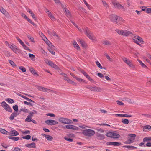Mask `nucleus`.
Returning a JSON list of instances; mask_svg holds the SVG:
<instances>
[{"label": "nucleus", "instance_id": "1", "mask_svg": "<svg viewBox=\"0 0 151 151\" xmlns=\"http://www.w3.org/2000/svg\"><path fill=\"white\" fill-rule=\"evenodd\" d=\"M83 32H84L87 37L93 42H96L97 40L93 34L90 31L87 27L82 28Z\"/></svg>", "mask_w": 151, "mask_h": 151}, {"label": "nucleus", "instance_id": "2", "mask_svg": "<svg viewBox=\"0 0 151 151\" xmlns=\"http://www.w3.org/2000/svg\"><path fill=\"white\" fill-rule=\"evenodd\" d=\"M115 31L119 35L124 37H128L132 34L131 31L126 29L121 30L116 29Z\"/></svg>", "mask_w": 151, "mask_h": 151}, {"label": "nucleus", "instance_id": "3", "mask_svg": "<svg viewBox=\"0 0 151 151\" xmlns=\"http://www.w3.org/2000/svg\"><path fill=\"white\" fill-rule=\"evenodd\" d=\"M38 35L40 36L41 38L44 41L46 44L49 47L48 48H54V46L47 39L46 37L41 32H38Z\"/></svg>", "mask_w": 151, "mask_h": 151}, {"label": "nucleus", "instance_id": "4", "mask_svg": "<svg viewBox=\"0 0 151 151\" xmlns=\"http://www.w3.org/2000/svg\"><path fill=\"white\" fill-rule=\"evenodd\" d=\"M55 3L56 4H60L62 6L63 9L66 14L67 17H70L71 16V15L70 13L69 12V11L67 9V7L65 4L63 5L59 1V0H54Z\"/></svg>", "mask_w": 151, "mask_h": 151}, {"label": "nucleus", "instance_id": "5", "mask_svg": "<svg viewBox=\"0 0 151 151\" xmlns=\"http://www.w3.org/2000/svg\"><path fill=\"white\" fill-rule=\"evenodd\" d=\"M95 133V131L91 129H86L82 130V134L88 137L93 136Z\"/></svg>", "mask_w": 151, "mask_h": 151}, {"label": "nucleus", "instance_id": "6", "mask_svg": "<svg viewBox=\"0 0 151 151\" xmlns=\"http://www.w3.org/2000/svg\"><path fill=\"white\" fill-rule=\"evenodd\" d=\"M58 120L61 123L64 124H70L73 123V122L71 120L65 117H60Z\"/></svg>", "mask_w": 151, "mask_h": 151}, {"label": "nucleus", "instance_id": "7", "mask_svg": "<svg viewBox=\"0 0 151 151\" xmlns=\"http://www.w3.org/2000/svg\"><path fill=\"white\" fill-rule=\"evenodd\" d=\"M122 59L123 61L127 64L132 69L135 68V66L132 63L131 61L128 59L127 58L125 57H123L122 58Z\"/></svg>", "mask_w": 151, "mask_h": 151}, {"label": "nucleus", "instance_id": "8", "mask_svg": "<svg viewBox=\"0 0 151 151\" xmlns=\"http://www.w3.org/2000/svg\"><path fill=\"white\" fill-rule=\"evenodd\" d=\"M1 106L7 111L12 112V110L10 106L4 101H3L1 104Z\"/></svg>", "mask_w": 151, "mask_h": 151}, {"label": "nucleus", "instance_id": "9", "mask_svg": "<svg viewBox=\"0 0 151 151\" xmlns=\"http://www.w3.org/2000/svg\"><path fill=\"white\" fill-rule=\"evenodd\" d=\"M132 38L135 43L136 42V41L142 44H143L144 43L142 38L137 35H134Z\"/></svg>", "mask_w": 151, "mask_h": 151}, {"label": "nucleus", "instance_id": "10", "mask_svg": "<svg viewBox=\"0 0 151 151\" xmlns=\"http://www.w3.org/2000/svg\"><path fill=\"white\" fill-rule=\"evenodd\" d=\"M87 88L91 91H94L101 92L102 90V89L100 87H97L96 86L92 87L88 86Z\"/></svg>", "mask_w": 151, "mask_h": 151}, {"label": "nucleus", "instance_id": "11", "mask_svg": "<svg viewBox=\"0 0 151 151\" xmlns=\"http://www.w3.org/2000/svg\"><path fill=\"white\" fill-rule=\"evenodd\" d=\"M46 12L47 14L50 19L52 21H55L56 20V19L54 16V14H53L50 11L47 9H46Z\"/></svg>", "mask_w": 151, "mask_h": 151}, {"label": "nucleus", "instance_id": "12", "mask_svg": "<svg viewBox=\"0 0 151 151\" xmlns=\"http://www.w3.org/2000/svg\"><path fill=\"white\" fill-rule=\"evenodd\" d=\"M45 122L47 125L51 126L58 124V122L57 121L52 119L47 120L45 121Z\"/></svg>", "mask_w": 151, "mask_h": 151}, {"label": "nucleus", "instance_id": "13", "mask_svg": "<svg viewBox=\"0 0 151 151\" xmlns=\"http://www.w3.org/2000/svg\"><path fill=\"white\" fill-rule=\"evenodd\" d=\"M45 62L47 64L51 66V67L54 68L56 69H58V67L55 64H54L52 61L47 60L45 61Z\"/></svg>", "mask_w": 151, "mask_h": 151}, {"label": "nucleus", "instance_id": "14", "mask_svg": "<svg viewBox=\"0 0 151 151\" xmlns=\"http://www.w3.org/2000/svg\"><path fill=\"white\" fill-rule=\"evenodd\" d=\"M65 127L66 129H69L78 130L79 129V128L76 126L71 124L67 125H66Z\"/></svg>", "mask_w": 151, "mask_h": 151}, {"label": "nucleus", "instance_id": "15", "mask_svg": "<svg viewBox=\"0 0 151 151\" xmlns=\"http://www.w3.org/2000/svg\"><path fill=\"white\" fill-rule=\"evenodd\" d=\"M118 16L114 15H110L109 18L110 20L114 22H116L118 18Z\"/></svg>", "mask_w": 151, "mask_h": 151}, {"label": "nucleus", "instance_id": "16", "mask_svg": "<svg viewBox=\"0 0 151 151\" xmlns=\"http://www.w3.org/2000/svg\"><path fill=\"white\" fill-rule=\"evenodd\" d=\"M124 20L122 18L118 17L117 21L116 22V23L118 25H121L123 23H124Z\"/></svg>", "mask_w": 151, "mask_h": 151}, {"label": "nucleus", "instance_id": "17", "mask_svg": "<svg viewBox=\"0 0 151 151\" xmlns=\"http://www.w3.org/2000/svg\"><path fill=\"white\" fill-rule=\"evenodd\" d=\"M38 90L47 92H50L52 91L50 89H48L44 87L40 86H38Z\"/></svg>", "mask_w": 151, "mask_h": 151}, {"label": "nucleus", "instance_id": "18", "mask_svg": "<svg viewBox=\"0 0 151 151\" xmlns=\"http://www.w3.org/2000/svg\"><path fill=\"white\" fill-rule=\"evenodd\" d=\"M107 144L111 146H118L121 145V143L117 142H109L107 143Z\"/></svg>", "mask_w": 151, "mask_h": 151}, {"label": "nucleus", "instance_id": "19", "mask_svg": "<svg viewBox=\"0 0 151 151\" xmlns=\"http://www.w3.org/2000/svg\"><path fill=\"white\" fill-rule=\"evenodd\" d=\"M113 4L114 6L116 8L120 9L123 10L124 9V7L118 3L114 2L113 3Z\"/></svg>", "mask_w": 151, "mask_h": 151}, {"label": "nucleus", "instance_id": "20", "mask_svg": "<svg viewBox=\"0 0 151 151\" xmlns=\"http://www.w3.org/2000/svg\"><path fill=\"white\" fill-rule=\"evenodd\" d=\"M115 116L120 117H131L132 116L130 115H128L127 114H115Z\"/></svg>", "mask_w": 151, "mask_h": 151}, {"label": "nucleus", "instance_id": "21", "mask_svg": "<svg viewBox=\"0 0 151 151\" xmlns=\"http://www.w3.org/2000/svg\"><path fill=\"white\" fill-rule=\"evenodd\" d=\"M18 114L16 112H14L12 113L9 117V119L11 121H12L14 119L15 117L17 116Z\"/></svg>", "mask_w": 151, "mask_h": 151}, {"label": "nucleus", "instance_id": "22", "mask_svg": "<svg viewBox=\"0 0 151 151\" xmlns=\"http://www.w3.org/2000/svg\"><path fill=\"white\" fill-rule=\"evenodd\" d=\"M73 45L74 47L78 50H80V47L76 41H74L73 43Z\"/></svg>", "mask_w": 151, "mask_h": 151}, {"label": "nucleus", "instance_id": "23", "mask_svg": "<svg viewBox=\"0 0 151 151\" xmlns=\"http://www.w3.org/2000/svg\"><path fill=\"white\" fill-rule=\"evenodd\" d=\"M78 41L80 43L82 47H86V43L82 39H79L78 40Z\"/></svg>", "mask_w": 151, "mask_h": 151}, {"label": "nucleus", "instance_id": "24", "mask_svg": "<svg viewBox=\"0 0 151 151\" xmlns=\"http://www.w3.org/2000/svg\"><path fill=\"white\" fill-rule=\"evenodd\" d=\"M0 132L2 133L8 135L10 134V132L6 131L5 129L2 128H0Z\"/></svg>", "mask_w": 151, "mask_h": 151}, {"label": "nucleus", "instance_id": "25", "mask_svg": "<svg viewBox=\"0 0 151 151\" xmlns=\"http://www.w3.org/2000/svg\"><path fill=\"white\" fill-rule=\"evenodd\" d=\"M11 135L12 136H17L19 134V132L15 130H12L10 131Z\"/></svg>", "mask_w": 151, "mask_h": 151}, {"label": "nucleus", "instance_id": "26", "mask_svg": "<svg viewBox=\"0 0 151 151\" xmlns=\"http://www.w3.org/2000/svg\"><path fill=\"white\" fill-rule=\"evenodd\" d=\"M25 146L28 148H34L35 146V144L34 143H32L31 144H26Z\"/></svg>", "mask_w": 151, "mask_h": 151}, {"label": "nucleus", "instance_id": "27", "mask_svg": "<svg viewBox=\"0 0 151 151\" xmlns=\"http://www.w3.org/2000/svg\"><path fill=\"white\" fill-rule=\"evenodd\" d=\"M137 61L139 62V63L141 65V66L142 67V68H147V66L145 64L143 63H142V62L140 60H139V59H137Z\"/></svg>", "mask_w": 151, "mask_h": 151}, {"label": "nucleus", "instance_id": "28", "mask_svg": "<svg viewBox=\"0 0 151 151\" xmlns=\"http://www.w3.org/2000/svg\"><path fill=\"white\" fill-rule=\"evenodd\" d=\"M70 21L72 23L73 25L76 27L81 32H83L82 29H81L80 28L77 26V25L71 20L70 19Z\"/></svg>", "mask_w": 151, "mask_h": 151}, {"label": "nucleus", "instance_id": "29", "mask_svg": "<svg viewBox=\"0 0 151 151\" xmlns=\"http://www.w3.org/2000/svg\"><path fill=\"white\" fill-rule=\"evenodd\" d=\"M13 51L17 54H19L21 52V50L18 48L17 47L15 48V49Z\"/></svg>", "mask_w": 151, "mask_h": 151}, {"label": "nucleus", "instance_id": "30", "mask_svg": "<svg viewBox=\"0 0 151 151\" xmlns=\"http://www.w3.org/2000/svg\"><path fill=\"white\" fill-rule=\"evenodd\" d=\"M13 51L17 54H19L21 52V50L18 48L17 47L15 48V49Z\"/></svg>", "mask_w": 151, "mask_h": 151}, {"label": "nucleus", "instance_id": "31", "mask_svg": "<svg viewBox=\"0 0 151 151\" xmlns=\"http://www.w3.org/2000/svg\"><path fill=\"white\" fill-rule=\"evenodd\" d=\"M8 137L9 139L14 141H18L19 139V137H17L9 136Z\"/></svg>", "mask_w": 151, "mask_h": 151}, {"label": "nucleus", "instance_id": "32", "mask_svg": "<svg viewBox=\"0 0 151 151\" xmlns=\"http://www.w3.org/2000/svg\"><path fill=\"white\" fill-rule=\"evenodd\" d=\"M8 46L13 51L15 49V48L17 47V46L13 44H12V45L9 44H8Z\"/></svg>", "mask_w": 151, "mask_h": 151}, {"label": "nucleus", "instance_id": "33", "mask_svg": "<svg viewBox=\"0 0 151 151\" xmlns=\"http://www.w3.org/2000/svg\"><path fill=\"white\" fill-rule=\"evenodd\" d=\"M112 138H118L120 137V135L118 134L112 132Z\"/></svg>", "mask_w": 151, "mask_h": 151}, {"label": "nucleus", "instance_id": "34", "mask_svg": "<svg viewBox=\"0 0 151 151\" xmlns=\"http://www.w3.org/2000/svg\"><path fill=\"white\" fill-rule=\"evenodd\" d=\"M103 44L107 45H111V43L107 40H104L103 42Z\"/></svg>", "mask_w": 151, "mask_h": 151}, {"label": "nucleus", "instance_id": "35", "mask_svg": "<svg viewBox=\"0 0 151 151\" xmlns=\"http://www.w3.org/2000/svg\"><path fill=\"white\" fill-rule=\"evenodd\" d=\"M44 99L43 98L40 97L38 99V103L43 104L44 102Z\"/></svg>", "mask_w": 151, "mask_h": 151}, {"label": "nucleus", "instance_id": "36", "mask_svg": "<svg viewBox=\"0 0 151 151\" xmlns=\"http://www.w3.org/2000/svg\"><path fill=\"white\" fill-rule=\"evenodd\" d=\"M124 147L128 148L130 149H132L134 148H136V147L130 145H125L123 147Z\"/></svg>", "mask_w": 151, "mask_h": 151}, {"label": "nucleus", "instance_id": "37", "mask_svg": "<svg viewBox=\"0 0 151 151\" xmlns=\"http://www.w3.org/2000/svg\"><path fill=\"white\" fill-rule=\"evenodd\" d=\"M27 36L31 41L33 42H34V40L33 38L29 34L27 35Z\"/></svg>", "mask_w": 151, "mask_h": 151}, {"label": "nucleus", "instance_id": "38", "mask_svg": "<svg viewBox=\"0 0 151 151\" xmlns=\"http://www.w3.org/2000/svg\"><path fill=\"white\" fill-rule=\"evenodd\" d=\"M38 108L40 109H46L47 107L45 106V105H40V104L38 105Z\"/></svg>", "mask_w": 151, "mask_h": 151}, {"label": "nucleus", "instance_id": "39", "mask_svg": "<svg viewBox=\"0 0 151 151\" xmlns=\"http://www.w3.org/2000/svg\"><path fill=\"white\" fill-rule=\"evenodd\" d=\"M45 138L47 140L50 141H51L53 139V137L51 136L48 135H47V136H46Z\"/></svg>", "mask_w": 151, "mask_h": 151}, {"label": "nucleus", "instance_id": "40", "mask_svg": "<svg viewBox=\"0 0 151 151\" xmlns=\"http://www.w3.org/2000/svg\"><path fill=\"white\" fill-rule=\"evenodd\" d=\"M85 76L92 83H94V81L92 78H91L88 74H87Z\"/></svg>", "mask_w": 151, "mask_h": 151}, {"label": "nucleus", "instance_id": "41", "mask_svg": "<svg viewBox=\"0 0 151 151\" xmlns=\"http://www.w3.org/2000/svg\"><path fill=\"white\" fill-rule=\"evenodd\" d=\"M83 1L85 4L87 6L88 9L89 10H91V8L89 5L86 2V1L85 0H83Z\"/></svg>", "mask_w": 151, "mask_h": 151}, {"label": "nucleus", "instance_id": "42", "mask_svg": "<svg viewBox=\"0 0 151 151\" xmlns=\"http://www.w3.org/2000/svg\"><path fill=\"white\" fill-rule=\"evenodd\" d=\"M22 96V98L25 99L27 101H29L34 102V101L33 100H32L31 99H29V98H27V97L24 96Z\"/></svg>", "mask_w": 151, "mask_h": 151}, {"label": "nucleus", "instance_id": "43", "mask_svg": "<svg viewBox=\"0 0 151 151\" xmlns=\"http://www.w3.org/2000/svg\"><path fill=\"white\" fill-rule=\"evenodd\" d=\"M96 63L97 66L100 69H102L103 68L101 65V64L98 61H96Z\"/></svg>", "mask_w": 151, "mask_h": 151}, {"label": "nucleus", "instance_id": "44", "mask_svg": "<svg viewBox=\"0 0 151 151\" xmlns=\"http://www.w3.org/2000/svg\"><path fill=\"white\" fill-rule=\"evenodd\" d=\"M97 136L98 137L101 139H104L105 138L104 135L101 134H98Z\"/></svg>", "mask_w": 151, "mask_h": 151}, {"label": "nucleus", "instance_id": "45", "mask_svg": "<svg viewBox=\"0 0 151 151\" xmlns=\"http://www.w3.org/2000/svg\"><path fill=\"white\" fill-rule=\"evenodd\" d=\"M143 129H145L150 130L151 129V126L150 125H146L143 127Z\"/></svg>", "mask_w": 151, "mask_h": 151}, {"label": "nucleus", "instance_id": "46", "mask_svg": "<svg viewBox=\"0 0 151 151\" xmlns=\"http://www.w3.org/2000/svg\"><path fill=\"white\" fill-rule=\"evenodd\" d=\"M32 121V117L29 116H27L26 118L25 119V122H29Z\"/></svg>", "mask_w": 151, "mask_h": 151}, {"label": "nucleus", "instance_id": "47", "mask_svg": "<svg viewBox=\"0 0 151 151\" xmlns=\"http://www.w3.org/2000/svg\"><path fill=\"white\" fill-rule=\"evenodd\" d=\"M22 138L23 139L29 140L31 138V136L30 135H28L22 137Z\"/></svg>", "mask_w": 151, "mask_h": 151}, {"label": "nucleus", "instance_id": "48", "mask_svg": "<svg viewBox=\"0 0 151 151\" xmlns=\"http://www.w3.org/2000/svg\"><path fill=\"white\" fill-rule=\"evenodd\" d=\"M46 115L47 116L52 117H55V115L53 113H47Z\"/></svg>", "mask_w": 151, "mask_h": 151}, {"label": "nucleus", "instance_id": "49", "mask_svg": "<svg viewBox=\"0 0 151 151\" xmlns=\"http://www.w3.org/2000/svg\"><path fill=\"white\" fill-rule=\"evenodd\" d=\"M53 48H48V50L53 55H55V52L53 50Z\"/></svg>", "mask_w": 151, "mask_h": 151}, {"label": "nucleus", "instance_id": "50", "mask_svg": "<svg viewBox=\"0 0 151 151\" xmlns=\"http://www.w3.org/2000/svg\"><path fill=\"white\" fill-rule=\"evenodd\" d=\"M122 122L125 124H128L129 122V121L128 119H122Z\"/></svg>", "mask_w": 151, "mask_h": 151}, {"label": "nucleus", "instance_id": "51", "mask_svg": "<svg viewBox=\"0 0 151 151\" xmlns=\"http://www.w3.org/2000/svg\"><path fill=\"white\" fill-rule=\"evenodd\" d=\"M103 4L105 7L106 8H108V5L104 1H102Z\"/></svg>", "mask_w": 151, "mask_h": 151}, {"label": "nucleus", "instance_id": "52", "mask_svg": "<svg viewBox=\"0 0 151 151\" xmlns=\"http://www.w3.org/2000/svg\"><path fill=\"white\" fill-rule=\"evenodd\" d=\"M19 68L23 72H25L26 71V68L22 66H20L19 67Z\"/></svg>", "mask_w": 151, "mask_h": 151}, {"label": "nucleus", "instance_id": "53", "mask_svg": "<svg viewBox=\"0 0 151 151\" xmlns=\"http://www.w3.org/2000/svg\"><path fill=\"white\" fill-rule=\"evenodd\" d=\"M151 140V137L150 138H148L147 137H145L143 139V141L144 142L146 141H149Z\"/></svg>", "mask_w": 151, "mask_h": 151}, {"label": "nucleus", "instance_id": "54", "mask_svg": "<svg viewBox=\"0 0 151 151\" xmlns=\"http://www.w3.org/2000/svg\"><path fill=\"white\" fill-rule=\"evenodd\" d=\"M7 101L9 103L12 104L14 102V101L12 99L8 98L7 99Z\"/></svg>", "mask_w": 151, "mask_h": 151}, {"label": "nucleus", "instance_id": "55", "mask_svg": "<svg viewBox=\"0 0 151 151\" xmlns=\"http://www.w3.org/2000/svg\"><path fill=\"white\" fill-rule=\"evenodd\" d=\"M13 109L15 111V112H17L18 110V106L17 105H15L13 106Z\"/></svg>", "mask_w": 151, "mask_h": 151}, {"label": "nucleus", "instance_id": "56", "mask_svg": "<svg viewBox=\"0 0 151 151\" xmlns=\"http://www.w3.org/2000/svg\"><path fill=\"white\" fill-rule=\"evenodd\" d=\"M112 132H109L107 133L106 134V135L108 137H110L112 138Z\"/></svg>", "mask_w": 151, "mask_h": 151}, {"label": "nucleus", "instance_id": "57", "mask_svg": "<svg viewBox=\"0 0 151 151\" xmlns=\"http://www.w3.org/2000/svg\"><path fill=\"white\" fill-rule=\"evenodd\" d=\"M128 136L132 137V138L135 139L136 137V135L133 134H128Z\"/></svg>", "mask_w": 151, "mask_h": 151}, {"label": "nucleus", "instance_id": "58", "mask_svg": "<svg viewBox=\"0 0 151 151\" xmlns=\"http://www.w3.org/2000/svg\"><path fill=\"white\" fill-rule=\"evenodd\" d=\"M27 20L29 22V23H31V24H33L34 26H35L36 25L34 24V22H33L32 20L30 19L29 18H27Z\"/></svg>", "mask_w": 151, "mask_h": 151}, {"label": "nucleus", "instance_id": "59", "mask_svg": "<svg viewBox=\"0 0 151 151\" xmlns=\"http://www.w3.org/2000/svg\"><path fill=\"white\" fill-rule=\"evenodd\" d=\"M20 111L28 113V110L25 108L21 109Z\"/></svg>", "mask_w": 151, "mask_h": 151}, {"label": "nucleus", "instance_id": "60", "mask_svg": "<svg viewBox=\"0 0 151 151\" xmlns=\"http://www.w3.org/2000/svg\"><path fill=\"white\" fill-rule=\"evenodd\" d=\"M144 147H145L146 146H147V147H151V142L147 143V144H146V145H144Z\"/></svg>", "mask_w": 151, "mask_h": 151}, {"label": "nucleus", "instance_id": "61", "mask_svg": "<svg viewBox=\"0 0 151 151\" xmlns=\"http://www.w3.org/2000/svg\"><path fill=\"white\" fill-rule=\"evenodd\" d=\"M105 55L107 58V59L110 61H112V59L106 53L105 54Z\"/></svg>", "mask_w": 151, "mask_h": 151}, {"label": "nucleus", "instance_id": "62", "mask_svg": "<svg viewBox=\"0 0 151 151\" xmlns=\"http://www.w3.org/2000/svg\"><path fill=\"white\" fill-rule=\"evenodd\" d=\"M9 62L11 64V65L13 66L14 67V66H15V64H14V62L12 60H9Z\"/></svg>", "mask_w": 151, "mask_h": 151}, {"label": "nucleus", "instance_id": "63", "mask_svg": "<svg viewBox=\"0 0 151 151\" xmlns=\"http://www.w3.org/2000/svg\"><path fill=\"white\" fill-rule=\"evenodd\" d=\"M17 39L18 41H19V42L22 45L24 44L23 42L22 41V40L19 38L17 37Z\"/></svg>", "mask_w": 151, "mask_h": 151}, {"label": "nucleus", "instance_id": "64", "mask_svg": "<svg viewBox=\"0 0 151 151\" xmlns=\"http://www.w3.org/2000/svg\"><path fill=\"white\" fill-rule=\"evenodd\" d=\"M146 12L147 13H151V8H147L146 10Z\"/></svg>", "mask_w": 151, "mask_h": 151}]
</instances>
